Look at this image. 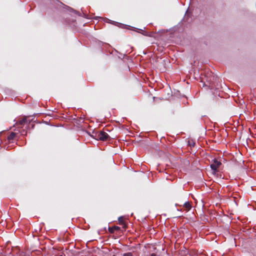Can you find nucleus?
Returning a JSON list of instances; mask_svg holds the SVG:
<instances>
[{"label":"nucleus","mask_w":256,"mask_h":256,"mask_svg":"<svg viewBox=\"0 0 256 256\" xmlns=\"http://www.w3.org/2000/svg\"><path fill=\"white\" fill-rule=\"evenodd\" d=\"M184 206L188 210H190L191 208V205L188 202H186L184 204Z\"/></svg>","instance_id":"obj_5"},{"label":"nucleus","mask_w":256,"mask_h":256,"mask_svg":"<svg viewBox=\"0 0 256 256\" xmlns=\"http://www.w3.org/2000/svg\"><path fill=\"white\" fill-rule=\"evenodd\" d=\"M151 256H156V254H151Z\"/></svg>","instance_id":"obj_11"},{"label":"nucleus","mask_w":256,"mask_h":256,"mask_svg":"<svg viewBox=\"0 0 256 256\" xmlns=\"http://www.w3.org/2000/svg\"><path fill=\"white\" fill-rule=\"evenodd\" d=\"M26 132L24 130V132H22V134H26Z\"/></svg>","instance_id":"obj_10"},{"label":"nucleus","mask_w":256,"mask_h":256,"mask_svg":"<svg viewBox=\"0 0 256 256\" xmlns=\"http://www.w3.org/2000/svg\"><path fill=\"white\" fill-rule=\"evenodd\" d=\"M118 222L120 224L123 226L124 228H126V224L124 220V218L122 216H120L118 218Z\"/></svg>","instance_id":"obj_3"},{"label":"nucleus","mask_w":256,"mask_h":256,"mask_svg":"<svg viewBox=\"0 0 256 256\" xmlns=\"http://www.w3.org/2000/svg\"><path fill=\"white\" fill-rule=\"evenodd\" d=\"M106 22H110V20H108V19H106Z\"/></svg>","instance_id":"obj_12"},{"label":"nucleus","mask_w":256,"mask_h":256,"mask_svg":"<svg viewBox=\"0 0 256 256\" xmlns=\"http://www.w3.org/2000/svg\"><path fill=\"white\" fill-rule=\"evenodd\" d=\"M113 228H109V231L110 232H111V233L114 232Z\"/></svg>","instance_id":"obj_9"},{"label":"nucleus","mask_w":256,"mask_h":256,"mask_svg":"<svg viewBox=\"0 0 256 256\" xmlns=\"http://www.w3.org/2000/svg\"><path fill=\"white\" fill-rule=\"evenodd\" d=\"M26 118H24V119H22V120H20V124H24V123H25L26 122Z\"/></svg>","instance_id":"obj_6"},{"label":"nucleus","mask_w":256,"mask_h":256,"mask_svg":"<svg viewBox=\"0 0 256 256\" xmlns=\"http://www.w3.org/2000/svg\"><path fill=\"white\" fill-rule=\"evenodd\" d=\"M16 136V134L14 132H12L8 136V140H13Z\"/></svg>","instance_id":"obj_4"},{"label":"nucleus","mask_w":256,"mask_h":256,"mask_svg":"<svg viewBox=\"0 0 256 256\" xmlns=\"http://www.w3.org/2000/svg\"><path fill=\"white\" fill-rule=\"evenodd\" d=\"M96 137L97 140L104 141L108 138V135L106 132L101 131L96 134Z\"/></svg>","instance_id":"obj_1"},{"label":"nucleus","mask_w":256,"mask_h":256,"mask_svg":"<svg viewBox=\"0 0 256 256\" xmlns=\"http://www.w3.org/2000/svg\"><path fill=\"white\" fill-rule=\"evenodd\" d=\"M124 256H132V252H127L124 254Z\"/></svg>","instance_id":"obj_7"},{"label":"nucleus","mask_w":256,"mask_h":256,"mask_svg":"<svg viewBox=\"0 0 256 256\" xmlns=\"http://www.w3.org/2000/svg\"><path fill=\"white\" fill-rule=\"evenodd\" d=\"M114 229L115 230H120V228L118 226H115L114 227Z\"/></svg>","instance_id":"obj_8"},{"label":"nucleus","mask_w":256,"mask_h":256,"mask_svg":"<svg viewBox=\"0 0 256 256\" xmlns=\"http://www.w3.org/2000/svg\"><path fill=\"white\" fill-rule=\"evenodd\" d=\"M221 164L220 162L218 161L216 159H214L213 162L210 165V167L214 171L216 172L219 168Z\"/></svg>","instance_id":"obj_2"}]
</instances>
